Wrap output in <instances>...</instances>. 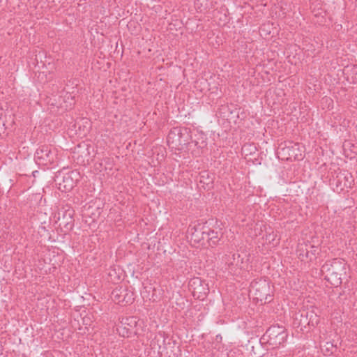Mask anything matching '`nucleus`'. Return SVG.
<instances>
[{
  "mask_svg": "<svg viewBox=\"0 0 357 357\" xmlns=\"http://www.w3.org/2000/svg\"><path fill=\"white\" fill-rule=\"evenodd\" d=\"M344 263L341 259L327 260L321 266V271L332 286L339 287L342 284V275L344 271Z\"/></svg>",
  "mask_w": 357,
  "mask_h": 357,
  "instance_id": "1",
  "label": "nucleus"
},
{
  "mask_svg": "<svg viewBox=\"0 0 357 357\" xmlns=\"http://www.w3.org/2000/svg\"><path fill=\"white\" fill-rule=\"evenodd\" d=\"M167 143L175 146L188 145L194 143L197 148L202 149L206 146L205 141L202 139L199 142L197 140H193L191 136V130L186 127H174L170 130L167 135Z\"/></svg>",
  "mask_w": 357,
  "mask_h": 357,
  "instance_id": "2",
  "label": "nucleus"
},
{
  "mask_svg": "<svg viewBox=\"0 0 357 357\" xmlns=\"http://www.w3.org/2000/svg\"><path fill=\"white\" fill-rule=\"evenodd\" d=\"M250 292L259 301L268 303L272 301L271 286L269 282L265 279L261 278L253 280L250 286Z\"/></svg>",
  "mask_w": 357,
  "mask_h": 357,
  "instance_id": "3",
  "label": "nucleus"
},
{
  "mask_svg": "<svg viewBox=\"0 0 357 357\" xmlns=\"http://www.w3.org/2000/svg\"><path fill=\"white\" fill-rule=\"evenodd\" d=\"M57 159L54 150L47 145L39 146L35 153L34 160L40 166H49L54 164Z\"/></svg>",
  "mask_w": 357,
  "mask_h": 357,
  "instance_id": "4",
  "label": "nucleus"
},
{
  "mask_svg": "<svg viewBox=\"0 0 357 357\" xmlns=\"http://www.w3.org/2000/svg\"><path fill=\"white\" fill-rule=\"evenodd\" d=\"M267 337V342L273 347H278L283 344L287 337V333L282 326H272L268 328L264 335V338Z\"/></svg>",
  "mask_w": 357,
  "mask_h": 357,
  "instance_id": "5",
  "label": "nucleus"
},
{
  "mask_svg": "<svg viewBox=\"0 0 357 357\" xmlns=\"http://www.w3.org/2000/svg\"><path fill=\"white\" fill-rule=\"evenodd\" d=\"M188 288L194 298L200 301L204 300L209 292L208 284L198 277L190 280Z\"/></svg>",
  "mask_w": 357,
  "mask_h": 357,
  "instance_id": "6",
  "label": "nucleus"
},
{
  "mask_svg": "<svg viewBox=\"0 0 357 357\" xmlns=\"http://www.w3.org/2000/svg\"><path fill=\"white\" fill-rule=\"evenodd\" d=\"M112 299L121 305H126L132 303L134 300V292L127 287H117L112 291Z\"/></svg>",
  "mask_w": 357,
  "mask_h": 357,
  "instance_id": "7",
  "label": "nucleus"
},
{
  "mask_svg": "<svg viewBox=\"0 0 357 357\" xmlns=\"http://www.w3.org/2000/svg\"><path fill=\"white\" fill-rule=\"evenodd\" d=\"M74 210L70 207L59 210L57 219L60 222L59 226L63 227L66 232L71 231L74 227Z\"/></svg>",
  "mask_w": 357,
  "mask_h": 357,
  "instance_id": "8",
  "label": "nucleus"
},
{
  "mask_svg": "<svg viewBox=\"0 0 357 357\" xmlns=\"http://www.w3.org/2000/svg\"><path fill=\"white\" fill-rule=\"evenodd\" d=\"M209 231V227L206 225L197 224L190 227L188 232L191 236V240L197 243H201L202 241L207 238V231Z\"/></svg>",
  "mask_w": 357,
  "mask_h": 357,
  "instance_id": "9",
  "label": "nucleus"
},
{
  "mask_svg": "<svg viewBox=\"0 0 357 357\" xmlns=\"http://www.w3.org/2000/svg\"><path fill=\"white\" fill-rule=\"evenodd\" d=\"M293 324L294 327L301 328V330L303 331V328L309 325L308 311L304 310L296 312L294 314Z\"/></svg>",
  "mask_w": 357,
  "mask_h": 357,
  "instance_id": "10",
  "label": "nucleus"
},
{
  "mask_svg": "<svg viewBox=\"0 0 357 357\" xmlns=\"http://www.w3.org/2000/svg\"><path fill=\"white\" fill-rule=\"evenodd\" d=\"M206 241L208 243V245L213 248L218 244L222 234L220 231H215L214 229L209 227V231H207Z\"/></svg>",
  "mask_w": 357,
  "mask_h": 357,
  "instance_id": "11",
  "label": "nucleus"
},
{
  "mask_svg": "<svg viewBox=\"0 0 357 357\" xmlns=\"http://www.w3.org/2000/svg\"><path fill=\"white\" fill-rule=\"evenodd\" d=\"M77 174L75 172H71L70 174H66L63 178V183H59V189H61V186L63 185V190H70L73 189L75 185V182L73 181V176Z\"/></svg>",
  "mask_w": 357,
  "mask_h": 357,
  "instance_id": "12",
  "label": "nucleus"
},
{
  "mask_svg": "<svg viewBox=\"0 0 357 357\" xmlns=\"http://www.w3.org/2000/svg\"><path fill=\"white\" fill-rule=\"evenodd\" d=\"M243 258L241 257L240 254L238 253H234L231 255V256L228 255L227 258V264H228L229 267L235 266L236 267H238L240 268H242V264L243 262Z\"/></svg>",
  "mask_w": 357,
  "mask_h": 357,
  "instance_id": "13",
  "label": "nucleus"
},
{
  "mask_svg": "<svg viewBox=\"0 0 357 357\" xmlns=\"http://www.w3.org/2000/svg\"><path fill=\"white\" fill-rule=\"evenodd\" d=\"M297 255L298 258L301 261L307 260L308 252H309V244L307 243H301L298 245L296 250Z\"/></svg>",
  "mask_w": 357,
  "mask_h": 357,
  "instance_id": "14",
  "label": "nucleus"
},
{
  "mask_svg": "<svg viewBox=\"0 0 357 357\" xmlns=\"http://www.w3.org/2000/svg\"><path fill=\"white\" fill-rule=\"evenodd\" d=\"M200 183L207 185L208 188H211L213 183V178L210 176L207 172H204L200 175Z\"/></svg>",
  "mask_w": 357,
  "mask_h": 357,
  "instance_id": "15",
  "label": "nucleus"
},
{
  "mask_svg": "<svg viewBox=\"0 0 357 357\" xmlns=\"http://www.w3.org/2000/svg\"><path fill=\"white\" fill-rule=\"evenodd\" d=\"M344 152L349 151L351 153L357 154V144H353L350 141H345L343 144Z\"/></svg>",
  "mask_w": 357,
  "mask_h": 357,
  "instance_id": "16",
  "label": "nucleus"
},
{
  "mask_svg": "<svg viewBox=\"0 0 357 357\" xmlns=\"http://www.w3.org/2000/svg\"><path fill=\"white\" fill-rule=\"evenodd\" d=\"M319 248L318 246L309 244V255L307 257V260L312 261L313 259H316L317 255L319 254Z\"/></svg>",
  "mask_w": 357,
  "mask_h": 357,
  "instance_id": "17",
  "label": "nucleus"
},
{
  "mask_svg": "<svg viewBox=\"0 0 357 357\" xmlns=\"http://www.w3.org/2000/svg\"><path fill=\"white\" fill-rule=\"evenodd\" d=\"M308 321L309 325L314 327L318 324L319 319L316 314L313 311H308Z\"/></svg>",
  "mask_w": 357,
  "mask_h": 357,
  "instance_id": "18",
  "label": "nucleus"
},
{
  "mask_svg": "<svg viewBox=\"0 0 357 357\" xmlns=\"http://www.w3.org/2000/svg\"><path fill=\"white\" fill-rule=\"evenodd\" d=\"M275 238H276V234H274L273 231L270 232V233H267L266 232V236H265V240H266V242L268 243H273V244H274V241L275 240Z\"/></svg>",
  "mask_w": 357,
  "mask_h": 357,
  "instance_id": "19",
  "label": "nucleus"
},
{
  "mask_svg": "<svg viewBox=\"0 0 357 357\" xmlns=\"http://www.w3.org/2000/svg\"><path fill=\"white\" fill-rule=\"evenodd\" d=\"M40 229H41L42 230H43V231H45V227H43V226H41V227H40Z\"/></svg>",
  "mask_w": 357,
  "mask_h": 357,
  "instance_id": "20",
  "label": "nucleus"
},
{
  "mask_svg": "<svg viewBox=\"0 0 357 357\" xmlns=\"http://www.w3.org/2000/svg\"><path fill=\"white\" fill-rule=\"evenodd\" d=\"M114 275V273H111V271L109 273V275L112 276Z\"/></svg>",
  "mask_w": 357,
  "mask_h": 357,
  "instance_id": "21",
  "label": "nucleus"
},
{
  "mask_svg": "<svg viewBox=\"0 0 357 357\" xmlns=\"http://www.w3.org/2000/svg\"><path fill=\"white\" fill-rule=\"evenodd\" d=\"M114 275V273H111V271L109 273V275L112 276Z\"/></svg>",
  "mask_w": 357,
  "mask_h": 357,
  "instance_id": "22",
  "label": "nucleus"
},
{
  "mask_svg": "<svg viewBox=\"0 0 357 357\" xmlns=\"http://www.w3.org/2000/svg\"><path fill=\"white\" fill-rule=\"evenodd\" d=\"M326 344L330 345L332 348L333 347V345L332 344H329L328 342H327Z\"/></svg>",
  "mask_w": 357,
  "mask_h": 357,
  "instance_id": "23",
  "label": "nucleus"
}]
</instances>
